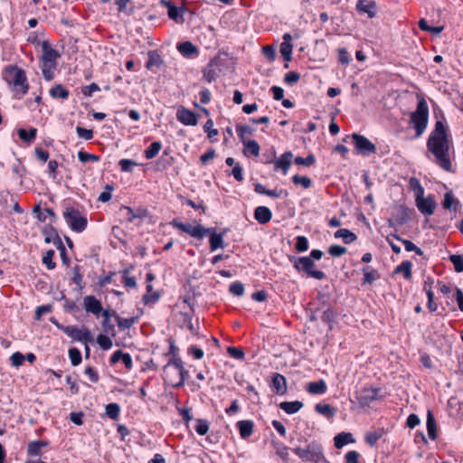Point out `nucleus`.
I'll list each match as a JSON object with an SVG mask.
<instances>
[{"label": "nucleus", "instance_id": "obj_44", "mask_svg": "<svg viewBox=\"0 0 463 463\" xmlns=\"http://www.w3.org/2000/svg\"><path fill=\"white\" fill-rule=\"evenodd\" d=\"M292 44L288 42H283L280 44V53L283 56L284 60L287 61H289L291 60V54H292Z\"/></svg>", "mask_w": 463, "mask_h": 463}, {"label": "nucleus", "instance_id": "obj_7", "mask_svg": "<svg viewBox=\"0 0 463 463\" xmlns=\"http://www.w3.org/2000/svg\"><path fill=\"white\" fill-rule=\"evenodd\" d=\"M63 217L73 232H81L87 227V218L83 216L79 210L73 207L66 208L63 213Z\"/></svg>", "mask_w": 463, "mask_h": 463}, {"label": "nucleus", "instance_id": "obj_12", "mask_svg": "<svg viewBox=\"0 0 463 463\" xmlns=\"http://www.w3.org/2000/svg\"><path fill=\"white\" fill-rule=\"evenodd\" d=\"M380 392L381 390L379 388H364L357 397L360 406L369 407L373 402L379 399Z\"/></svg>", "mask_w": 463, "mask_h": 463}, {"label": "nucleus", "instance_id": "obj_55", "mask_svg": "<svg viewBox=\"0 0 463 463\" xmlns=\"http://www.w3.org/2000/svg\"><path fill=\"white\" fill-rule=\"evenodd\" d=\"M78 158H79V160L81 163H86V162H88L90 160L94 161V162L99 161V156H96V155H93V154H89V153L84 152V151H79L78 152Z\"/></svg>", "mask_w": 463, "mask_h": 463}, {"label": "nucleus", "instance_id": "obj_38", "mask_svg": "<svg viewBox=\"0 0 463 463\" xmlns=\"http://www.w3.org/2000/svg\"><path fill=\"white\" fill-rule=\"evenodd\" d=\"M374 7L373 3H367L364 0H358L356 4V9L361 13H366L370 17L374 16V13L372 9Z\"/></svg>", "mask_w": 463, "mask_h": 463}, {"label": "nucleus", "instance_id": "obj_54", "mask_svg": "<svg viewBox=\"0 0 463 463\" xmlns=\"http://www.w3.org/2000/svg\"><path fill=\"white\" fill-rule=\"evenodd\" d=\"M295 164L310 166L316 162V158L313 155H308L307 157L297 156L294 159Z\"/></svg>", "mask_w": 463, "mask_h": 463}, {"label": "nucleus", "instance_id": "obj_18", "mask_svg": "<svg viewBox=\"0 0 463 463\" xmlns=\"http://www.w3.org/2000/svg\"><path fill=\"white\" fill-rule=\"evenodd\" d=\"M271 386L277 394H284L287 392L286 378L280 373H275L272 377Z\"/></svg>", "mask_w": 463, "mask_h": 463}, {"label": "nucleus", "instance_id": "obj_10", "mask_svg": "<svg viewBox=\"0 0 463 463\" xmlns=\"http://www.w3.org/2000/svg\"><path fill=\"white\" fill-rule=\"evenodd\" d=\"M57 326L73 341H80L85 343L92 341L91 334L88 329H80L74 326H60L58 324Z\"/></svg>", "mask_w": 463, "mask_h": 463}, {"label": "nucleus", "instance_id": "obj_52", "mask_svg": "<svg viewBox=\"0 0 463 463\" xmlns=\"http://www.w3.org/2000/svg\"><path fill=\"white\" fill-rule=\"evenodd\" d=\"M295 248L299 252H304L308 250V241L305 236H298L296 239Z\"/></svg>", "mask_w": 463, "mask_h": 463}, {"label": "nucleus", "instance_id": "obj_51", "mask_svg": "<svg viewBox=\"0 0 463 463\" xmlns=\"http://www.w3.org/2000/svg\"><path fill=\"white\" fill-rule=\"evenodd\" d=\"M194 429L199 435L203 436L209 430V422L206 420L199 419L196 421Z\"/></svg>", "mask_w": 463, "mask_h": 463}, {"label": "nucleus", "instance_id": "obj_6", "mask_svg": "<svg viewBox=\"0 0 463 463\" xmlns=\"http://www.w3.org/2000/svg\"><path fill=\"white\" fill-rule=\"evenodd\" d=\"M290 261L293 263V267L298 272H304L308 277L314 278L316 279L321 280L326 278L325 272L317 269H314L316 266L313 260L310 257H292L290 258Z\"/></svg>", "mask_w": 463, "mask_h": 463}, {"label": "nucleus", "instance_id": "obj_56", "mask_svg": "<svg viewBox=\"0 0 463 463\" xmlns=\"http://www.w3.org/2000/svg\"><path fill=\"white\" fill-rule=\"evenodd\" d=\"M76 132L78 137L84 140H90L93 137V131L91 129H87L78 126L76 128Z\"/></svg>", "mask_w": 463, "mask_h": 463}, {"label": "nucleus", "instance_id": "obj_60", "mask_svg": "<svg viewBox=\"0 0 463 463\" xmlns=\"http://www.w3.org/2000/svg\"><path fill=\"white\" fill-rule=\"evenodd\" d=\"M24 359H25L24 355L20 352L14 353L10 357L11 364L14 367H18V366L22 365Z\"/></svg>", "mask_w": 463, "mask_h": 463}, {"label": "nucleus", "instance_id": "obj_11", "mask_svg": "<svg viewBox=\"0 0 463 463\" xmlns=\"http://www.w3.org/2000/svg\"><path fill=\"white\" fill-rule=\"evenodd\" d=\"M352 138L357 154L367 156L375 153L376 146L364 136L353 134Z\"/></svg>", "mask_w": 463, "mask_h": 463}, {"label": "nucleus", "instance_id": "obj_25", "mask_svg": "<svg viewBox=\"0 0 463 463\" xmlns=\"http://www.w3.org/2000/svg\"><path fill=\"white\" fill-rule=\"evenodd\" d=\"M244 146L243 153L245 156H258L260 155V146L255 140H247L241 142Z\"/></svg>", "mask_w": 463, "mask_h": 463}, {"label": "nucleus", "instance_id": "obj_14", "mask_svg": "<svg viewBox=\"0 0 463 463\" xmlns=\"http://www.w3.org/2000/svg\"><path fill=\"white\" fill-rule=\"evenodd\" d=\"M293 154L291 152H285L281 156L276 160L269 161L275 165V170H281L283 175H286L291 165Z\"/></svg>", "mask_w": 463, "mask_h": 463}, {"label": "nucleus", "instance_id": "obj_46", "mask_svg": "<svg viewBox=\"0 0 463 463\" xmlns=\"http://www.w3.org/2000/svg\"><path fill=\"white\" fill-rule=\"evenodd\" d=\"M449 260L452 262L454 266V269L456 272L460 273L463 272V257L460 255H450Z\"/></svg>", "mask_w": 463, "mask_h": 463}, {"label": "nucleus", "instance_id": "obj_59", "mask_svg": "<svg viewBox=\"0 0 463 463\" xmlns=\"http://www.w3.org/2000/svg\"><path fill=\"white\" fill-rule=\"evenodd\" d=\"M118 165L123 172H130L132 167L136 166L137 164L131 159H121Z\"/></svg>", "mask_w": 463, "mask_h": 463}, {"label": "nucleus", "instance_id": "obj_45", "mask_svg": "<svg viewBox=\"0 0 463 463\" xmlns=\"http://www.w3.org/2000/svg\"><path fill=\"white\" fill-rule=\"evenodd\" d=\"M121 210L127 211V220L131 222L136 218H142L145 216L143 211H138L137 213L134 212V210L129 206H122Z\"/></svg>", "mask_w": 463, "mask_h": 463}, {"label": "nucleus", "instance_id": "obj_31", "mask_svg": "<svg viewBox=\"0 0 463 463\" xmlns=\"http://www.w3.org/2000/svg\"><path fill=\"white\" fill-rule=\"evenodd\" d=\"M255 129L249 125H237L236 132L240 137L241 142L249 140L248 137L254 133Z\"/></svg>", "mask_w": 463, "mask_h": 463}, {"label": "nucleus", "instance_id": "obj_40", "mask_svg": "<svg viewBox=\"0 0 463 463\" xmlns=\"http://www.w3.org/2000/svg\"><path fill=\"white\" fill-rule=\"evenodd\" d=\"M33 213H37V218L41 222H45L48 216H54V213L52 209L45 208V209L42 210L40 205H36L33 208Z\"/></svg>", "mask_w": 463, "mask_h": 463}, {"label": "nucleus", "instance_id": "obj_42", "mask_svg": "<svg viewBox=\"0 0 463 463\" xmlns=\"http://www.w3.org/2000/svg\"><path fill=\"white\" fill-rule=\"evenodd\" d=\"M120 411V407L118 403L112 402L106 406V414L109 418L116 420Z\"/></svg>", "mask_w": 463, "mask_h": 463}, {"label": "nucleus", "instance_id": "obj_58", "mask_svg": "<svg viewBox=\"0 0 463 463\" xmlns=\"http://www.w3.org/2000/svg\"><path fill=\"white\" fill-rule=\"evenodd\" d=\"M346 248L340 245H331L328 248V253L333 257H340L346 252Z\"/></svg>", "mask_w": 463, "mask_h": 463}, {"label": "nucleus", "instance_id": "obj_23", "mask_svg": "<svg viewBox=\"0 0 463 463\" xmlns=\"http://www.w3.org/2000/svg\"><path fill=\"white\" fill-rule=\"evenodd\" d=\"M48 445L49 442L45 440L32 441L28 444L27 453L32 457L39 456L41 455L42 449L47 447Z\"/></svg>", "mask_w": 463, "mask_h": 463}, {"label": "nucleus", "instance_id": "obj_57", "mask_svg": "<svg viewBox=\"0 0 463 463\" xmlns=\"http://www.w3.org/2000/svg\"><path fill=\"white\" fill-rule=\"evenodd\" d=\"M401 241L403 243L406 251H415V253L419 256L423 255V251L419 247H417L412 241L408 240Z\"/></svg>", "mask_w": 463, "mask_h": 463}, {"label": "nucleus", "instance_id": "obj_3", "mask_svg": "<svg viewBox=\"0 0 463 463\" xmlns=\"http://www.w3.org/2000/svg\"><path fill=\"white\" fill-rule=\"evenodd\" d=\"M164 379L169 385L178 388L184 385L188 372L180 357H172L163 368Z\"/></svg>", "mask_w": 463, "mask_h": 463}, {"label": "nucleus", "instance_id": "obj_19", "mask_svg": "<svg viewBox=\"0 0 463 463\" xmlns=\"http://www.w3.org/2000/svg\"><path fill=\"white\" fill-rule=\"evenodd\" d=\"M254 218L260 224H265L271 220L272 213L269 208L266 206H258L254 211Z\"/></svg>", "mask_w": 463, "mask_h": 463}, {"label": "nucleus", "instance_id": "obj_13", "mask_svg": "<svg viewBox=\"0 0 463 463\" xmlns=\"http://www.w3.org/2000/svg\"><path fill=\"white\" fill-rule=\"evenodd\" d=\"M176 118L185 126H196L198 122L197 114L184 107H181L177 109Z\"/></svg>", "mask_w": 463, "mask_h": 463}, {"label": "nucleus", "instance_id": "obj_9", "mask_svg": "<svg viewBox=\"0 0 463 463\" xmlns=\"http://www.w3.org/2000/svg\"><path fill=\"white\" fill-rule=\"evenodd\" d=\"M424 188L421 185L417 186V198L416 205L419 209V211L425 215H431L433 214L435 208H436V203L431 195L427 196L424 198Z\"/></svg>", "mask_w": 463, "mask_h": 463}, {"label": "nucleus", "instance_id": "obj_35", "mask_svg": "<svg viewBox=\"0 0 463 463\" xmlns=\"http://www.w3.org/2000/svg\"><path fill=\"white\" fill-rule=\"evenodd\" d=\"M162 148V144L159 141H155L145 150L144 154L146 159L156 157Z\"/></svg>", "mask_w": 463, "mask_h": 463}, {"label": "nucleus", "instance_id": "obj_36", "mask_svg": "<svg viewBox=\"0 0 463 463\" xmlns=\"http://www.w3.org/2000/svg\"><path fill=\"white\" fill-rule=\"evenodd\" d=\"M162 64V59L156 51L148 52V60L146 67L152 69L154 66L159 67Z\"/></svg>", "mask_w": 463, "mask_h": 463}, {"label": "nucleus", "instance_id": "obj_50", "mask_svg": "<svg viewBox=\"0 0 463 463\" xmlns=\"http://www.w3.org/2000/svg\"><path fill=\"white\" fill-rule=\"evenodd\" d=\"M229 290L232 295L241 297L244 294V286L241 282L235 281L230 285Z\"/></svg>", "mask_w": 463, "mask_h": 463}, {"label": "nucleus", "instance_id": "obj_41", "mask_svg": "<svg viewBox=\"0 0 463 463\" xmlns=\"http://www.w3.org/2000/svg\"><path fill=\"white\" fill-rule=\"evenodd\" d=\"M292 182L294 184L301 185L305 189H307V188L311 187V185H312V181L309 177L302 176V175H295L292 177Z\"/></svg>", "mask_w": 463, "mask_h": 463}, {"label": "nucleus", "instance_id": "obj_32", "mask_svg": "<svg viewBox=\"0 0 463 463\" xmlns=\"http://www.w3.org/2000/svg\"><path fill=\"white\" fill-rule=\"evenodd\" d=\"M315 410L317 413L326 417L327 419L333 418L335 414V410L331 405L326 403H317Z\"/></svg>", "mask_w": 463, "mask_h": 463}, {"label": "nucleus", "instance_id": "obj_62", "mask_svg": "<svg viewBox=\"0 0 463 463\" xmlns=\"http://www.w3.org/2000/svg\"><path fill=\"white\" fill-rule=\"evenodd\" d=\"M227 352L232 357L235 359L242 360L244 358V353L241 348L229 346L227 348Z\"/></svg>", "mask_w": 463, "mask_h": 463}, {"label": "nucleus", "instance_id": "obj_17", "mask_svg": "<svg viewBox=\"0 0 463 463\" xmlns=\"http://www.w3.org/2000/svg\"><path fill=\"white\" fill-rule=\"evenodd\" d=\"M84 307L87 312L99 316L102 311V306L99 300L94 296H86L84 298Z\"/></svg>", "mask_w": 463, "mask_h": 463}, {"label": "nucleus", "instance_id": "obj_28", "mask_svg": "<svg viewBox=\"0 0 463 463\" xmlns=\"http://www.w3.org/2000/svg\"><path fill=\"white\" fill-rule=\"evenodd\" d=\"M307 391L311 394H323L326 392V384L324 380L310 382L307 384Z\"/></svg>", "mask_w": 463, "mask_h": 463}, {"label": "nucleus", "instance_id": "obj_15", "mask_svg": "<svg viewBox=\"0 0 463 463\" xmlns=\"http://www.w3.org/2000/svg\"><path fill=\"white\" fill-rule=\"evenodd\" d=\"M161 5L165 6L168 9V16L170 19L174 20L176 23H184L183 14L184 12V8H178L175 6L168 0H161Z\"/></svg>", "mask_w": 463, "mask_h": 463}, {"label": "nucleus", "instance_id": "obj_24", "mask_svg": "<svg viewBox=\"0 0 463 463\" xmlns=\"http://www.w3.org/2000/svg\"><path fill=\"white\" fill-rule=\"evenodd\" d=\"M427 431L429 438L431 440H435L437 439V425L433 413L430 411L427 412Z\"/></svg>", "mask_w": 463, "mask_h": 463}, {"label": "nucleus", "instance_id": "obj_37", "mask_svg": "<svg viewBox=\"0 0 463 463\" xmlns=\"http://www.w3.org/2000/svg\"><path fill=\"white\" fill-rule=\"evenodd\" d=\"M459 203L458 200L456 199L452 192H448L444 195L443 208L448 210H456V206Z\"/></svg>", "mask_w": 463, "mask_h": 463}, {"label": "nucleus", "instance_id": "obj_48", "mask_svg": "<svg viewBox=\"0 0 463 463\" xmlns=\"http://www.w3.org/2000/svg\"><path fill=\"white\" fill-rule=\"evenodd\" d=\"M116 318H117L118 326L121 329L130 328L137 321L136 317L122 318V317L117 316Z\"/></svg>", "mask_w": 463, "mask_h": 463}, {"label": "nucleus", "instance_id": "obj_33", "mask_svg": "<svg viewBox=\"0 0 463 463\" xmlns=\"http://www.w3.org/2000/svg\"><path fill=\"white\" fill-rule=\"evenodd\" d=\"M50 95L53 99H66L69 97V91L62 85L56 84L50 90Z\"/></svg>", "mask_w": 463, "mask_h": 463}, {"label": "nucleus", "instance_id": "obj_29", "mask_svg": "<svg viewBox=\"0 0 463 463\" xmlns=\"http://www.w3.org/2000/svg\"><path fill=\"white\" fill-rule=\"evenodd\" d=\"M364 279L363 284H372L375 280L379 279L380 274L377 270L373 269L371 267H366L363 269Z\"/></svg>", "mask_w": 463, "mask_h": 463}, {"label": "nucleus", "instance_id": "obj_16", "mask_svg": "<svg viewBox=\"0 0 463 463\" xmlns=\"http://www.w3.org/2000/svg\"><path fill=\"white\" fill-rule=\"evenodd\" d=\"M305 460L308 461H319L323 458L322 448L317 443H310L305 448Z\"/></svg>", "mask_w": 463, "mask_h": 463}, {"label": "nucleus", "instance_id": "obj_2", "mask_svg": "<svg viewBox=\"0 0 463 463\" xmlns=\"http://www.w3.org/2000/svg\"><path fill=\"white\" fill-rule=\"evenodd\" d=\"M2 79L13 93V97L21 99L27 94L29 84L25 71L16 65H7L2 71Z\"/></svg>", "mask_w": 463, "mask_h": 463}, {"label": "nucleus", "instance_id": "obj_27", "mask_svg": "<svg viewBox=\"0 0 463 463\" xmlns=\"http://www.w3.org/2000/svg\"><path fill=\"white\" fill-rule=\"evenodd\" d=\"M354 441L353 434L347 432H341L334 438L335 447L336 449H341L346 444Z\"/></svg>", "mask_w": 463, "mask_h": 463}, {"label": "nucleus", "instance_id": "obj_47", "mask_svg": "<svg viewBox=\"0 0 463 463\" xmlns=\"http://www.w3.org/2000/svg\"><path fill=\"white\" fill-rule=\"evenodd\" d=\"M69 357L73 366H77L81 362V354L78 348H71L69 350Z\"/></svg>", "mask_w": 463, "mask_h": 463}, {"label": "nucleus", "instance_id": "obj_4", "mask_svg": "<svg viewBox=\"0 0 463 463\" xmlns=\"http://www.w3.org/2000/svg\"><path fill=\"white\" fill-rule=\"evenodd\" d=\"M42 51L41 69L43 78L49 81L54 77V71L56 69L57 60L60 57V54L55 49L52 48L48 41H43L42 43Z\"/></svg>", "mask_w": 463, "mask_h": 463}, {"label": "nucleus", "instance_id": "obj_21", "mask_svg": "<svg viewBox=\"0 0 463 463\" xmlns=\"http://www.w3.org/2000/svg\"><path fill=\"white\" fill-rule=\"evenodd\" d=\"M303 402L299 401L282 402L279 404V408L287 414H294L299 411L303 408Z\"/></svg>", "mask_w": 463, "mask_h": 463}, {"label": "nucleus", "instance_id": "obj_8", "mask_svg": "<svg viewBox=\"0 0 463 463\" xmlns=\"http://www.w3.org/2000/svg\"><path fill=\"white\" fill-rule=\"evenodd\" d=\"M172 225L175 228L189 234L191 237L198 239V240H203L212 231V229L204 228L201 224L192 225L191 223H187V222L184 223V222H177L175 220H174L172 222Z\"/></svg>", "mask_w": 463, "mask_h": 463}, {"label": "nucleus", "instance_id": "obj_26", "mask_svg": "<svg viewBox=\"0 0 463 463\" xmlns=\"http://www.w3.org/2000/svg\"><path fill=\"white\" fill-rule=\"evenodd\" d=\"M237 426L241 438H249L253 432V422L251 420H240Z\"/></svg>", "mask_w": 463, "mask_h": 463}, {"label": "nucleus", "instance_id": "obj_53", "mask_svg": "<svg viewBox=\"0 0 463 463\" xmlns=\"http://www.w3.org/2000/svg\"><path fill=\"white\" fill-rule=\"evenodd\" d=\"M53 256L54 251L50 250L43 258V263L47 267L48 269H53L56 266L55 262L52 260Z\"/></svg>", "mask_w": 463, "mask_h": 463}, {"label": "nucleus", "instance_id": "obj_39", "mask_svg": "<svg viewBox=\"0 0 463 463\" xmlns=\"http://www.w3.org/2000/svg\"><path fill=\"white\" fill-rule=\"evenodd\" d=\"M37 129L36 128H30L29 131H26L24 128H20L18 130V136L19 137L24 141V142H31L33 141L36 137Z\"/></svg>", "mask_w": 463, "mask_h": 463}, {"label": "nucleus", "instance_id": "obj_49", "mask_svg": "<svg viewBox=\"0 0 463 463\" xmlns=\"http://www.w3.org/2000/svg\"><path fill=\"white\" fill-rule=\"evenodd\" d=\"M97 343L104 350H109L113 345L112 340L109 336L101 334L98 335Z\"/></svg>", "mask_w": 463, "mask_h": 463}, {"label": "nucleus", "instance_id": "obj_63", "mask_svg": "<svg viewBox=\"0 0 463 463\" xmlns=\"http://www.w3.org/2000/svg\"><path fill=\"white\" fill-rule=\"evenodd\" d=\"M299 78H300L299 73H298L296 71H290L286 74L284 81H285V83L292 86L298 81Z\"/></svg>", "mask_w": 463, "mask_h": 463}, {"label": "nucleus", "instance_id": "obj_34", "mask_svg": "<svg viewBox=\"0 0 463 463\" xmlns=\"http://www.w3.org/2000/svg\"><path fill=\"white\" fill-rule=\"evenodd\" d=\"M335 238H341L345 243H351L356 240V235L348 229H340L335 233Z\"/></svg>", "mask_w": 463, "mask_h": 463}, {"label": "nucleus", "instance_id": "obj_20", "mask_svg": "<svg viewBox=\"0 0 463 463\" xmlns=\"http://www.w3.org/2000/svg\"><path fill=\"white\" fill-rule=\"evenodd\" d=\"M177 50L182 55L188 58L198 53L197 47L191 42L178 43Z\"/></svg>", "mask_w": 463, "mask_h": 463}, {"label": "nucleus", "instance_id": "obj_30", "mask_svg": "<svg viewBox=\"0 0 463 463\" xmlns=\"http://www.w3.org/2000/svg\"><path fill=\"white\" fill-rule=\"evenodd\" d=\"M411 267L412 264L410 260H405L402 262L400 265H398L395 269L394 273H402L405 279L409 280L411 279Z\"/></svg>", "mask_w": 463, "mask_h": 463}, {"label": "nucleus", "instance_id": "obj_1", "mask_svg": "<svg viewBox=\"0 0 463 463\" xmlns=\"http://www.w3.org/2000/svg\"><path fill=\"white\" fill-rule=\"evenodd\" d=\"M427 147L435 156L437 164L442 169L449 171L451 168L449 151L452 144L449 139L447 128L441 121L436 122L435 128L429 137Z\"/></svg>", "mask_w": 463, "mask_h": 463}, {"label": "nucleus", "instance_id": "obj_5", "mask_svg": "<svg viewBox=\"0 0 463 463\" xmlns=\"http://www.w3.org/2000/svg\"><path fill=\"white\" fill-rule=\"evenodd\" d=\"M429 121V106L421 98L419 99L417 109L411 114V123L416 131V137H420L427 128Z\"/></svg>", "mask_w": 463, "mask_h": 463}, {"label": "nucleus", "instance_id": "obj_43", "mask_svg": "<svg viewBox=\"0 0 463 463\" xmlns=\"http://www.w3.org/2000/svg\"><path fill=\"white\" fill-rule=\"evenodd\" d=\"M382 436H383V430H381L368 432L365 435V441L371 447H373L377 443V441L382 438Z\"/></svg>", "mask_w": 463, "mask_h": 463}, {"label": "nucleus", "instance_id": "obj_61", "mask_svg": "<svg viewBox=\"0 0 463 463\" xmlns=\"http://www.w3.org/2000/svg\"><path fill=\"white\" fill-rule=\"evenodd\" d=\"M204 131L207 133L209 138H212L218 135V130L213 128V121L209 119L203 126Z\"/></svg>", "mask_w": 463, "mask_h": 463}, {"label": "nucleus", "instance_id": "obj_64", "mask_svg": "<svg viewBox=\"0 0 463 463\" xmlns=\"http://www.w3.org/2000/svg\"><path fill=\"white\" fill-rule=\"evenodd\" d=\"M99 90V87L96 83H91L82 88V94L87 97H91L92 94Z\"/></svg>", "mask_w": 463, "mask_h": 463}, {"label": "nucleus", "instance_id": "obj_22", "mask_svg": "<svg viewBox=\"0 0 463 463\" xmlns=\"http://www.w3.org/2000/svg\"><path fill=\"white\" fill-rule=\"evenodd\" d=\"M210 234V248L212 251H214L218 249H223L225 247V243L223 241V235L222 233H216L211 231Z\"/></svg>", "mask_w": 463, "mask_h": 463}]
</instances>
